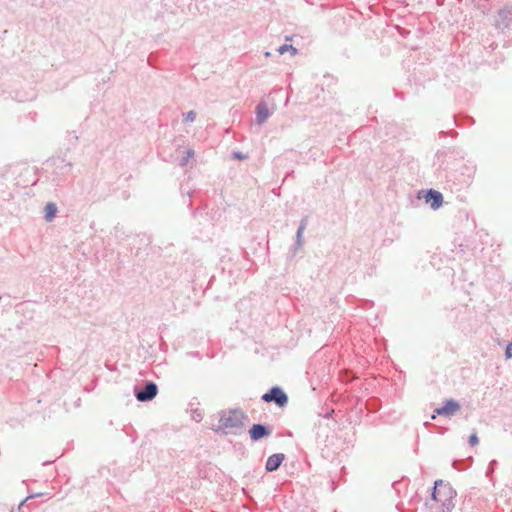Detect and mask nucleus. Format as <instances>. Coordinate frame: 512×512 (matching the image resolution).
Returning <instances> with one entry per match:
<instances>
[{"instance_id": "obj_11", "label": "nucleus", "mask_w": 512, "mask_h": 512, "mask_svg": "<svg viewBox=\"0 0 512 512\" xmlns=\"http://www.w3.org/2000/svg\"><path fill=\"white\" fill-rule=\"evenodd\" d=\"M287 51H290L292 55H296L298 53V50L292 45L283 44L278 48L279 54H284Z\"/></svg>"}, {"instance_id": "obj_19", "label": "nucleus", "mask_w": 512, "mask_h": 512, "mask_svg": "<svg viewBox=\"0 0 512 512\" xmlns=\"http://www.w3.org/2000/svg\"><path fill=\"white\" fill-rule=\"evenodd\" d=\"M507 14H511V10L503 9L499 11V16H507Z\"/></svg>"}, {"instance_id": "obj_17", "label": "nucleus", "mask_w": 512, "mask_h": 512, "mask_svg": "<svg viewBox=\"0 0 512 512\" xmlns=\"http://www.w3.org/2000/svg\"><path fill=\"white\" fill-rule=\"evenodd\" d=\"M303 233H300L299 231L296 232V246L301 247L303 244Z\"/></svg>"}, {"instance_id": "obj_2", "label": "nucleus", "mask_w": 512, "mask_h": 512, "mask_svg": "<svg viewBox=\"0 0 512 512\" xmlns=\"http://www.w3.org/2000/svg\"><path fill=\"white\" fill-rule=\"evenodd\" d=\"M456 491L443 480H436L432 491V499L441 504L443 512H450L455 504Z\"/></svg>"}, {"instance_id": "obj_1", "label": "nucleus", "mask_w": 512, "mask_h": 512, "mask_svg": "<svg viewBox=\"0 0 512 512\" xmlns=\"http://www.w3.org/2000/svg\"><path fill=\"white\" fill-rule=\"evenodd\" d=\"M245 419L246 415L241 410L222 411L217 430L225 434H237L243 428Z\"/></svg>"}, {"instance_id": "obj_10", "label": "nucleus", "mask_w": 512, "mask_h": 512, "mask_svg": "<svg viewBox=\"0 0 512 512\" xmlns=\"http://www.w3.org/2000/svg\"><path fill=\"white\" fill-rule=\"evenodd\" d=\"M57 212V207L54 203L49 202L45 206V220L50 222L55 217V214Z\"/></svg>"}, {"instance_id": "obj_15", "label": "nucleus", "mask_w": 512, "mask_h": 512, "mask_svg": "<svg viewBox=\"0 0 512 512\" xmlns=\"http://www.w3.org/2000/svg\"><path fill=\"white\" fill-rule=\"evenodd\" d=\"M505 356L507 359L512 358V341L509 342L505 349Z\"/></svg>"}, {"instance_id": "obj_3", "label": "nucleus", "mask_w": 512, "mask_h": 512, "mask_svg": "<svg viewBox=\"0 0 512 512\" xmlns=\"http://www.w3.org/2000/svg\"><path fill=\"white\" fill-rule=\"evenodd\" d=\"M262 400L269 403L275 402L279 407H283L288 402V397L280 387H272L269 392L263 394Z\"/></svg>"}, {"instance_id": "obj_20", "label": "nucleus", "mask_w": 512, "mask_h": 512, "mask_svg": "<svg viewBox=\"0 0 512 512\" xmlns=\"http://www.w3.org/2000/svg\"><path fill=\"white\" fill-rule=\"evenodd\" d=\"M29 497H27L24 501L21 502V505H24L25 501L28 499Z\"/></svg>"}, {"instance_id": "obj_16", "label": "nucleus", "mask_w": 512, "mask_h": 512, "mask_svg": "<svg viewBox=\"0 0 512 512\" xmlns=\"http://www.w3.org/2000/svg\"><path fill=\"white\" fill-rule=\"evenodd\" d=\"M479 442V439L477 437V434L476 433H472L471 436L469 437V444L471 446H475L477 445Z\"/></svg>"}, {"instance_id": "obj_14", "label": "nucleus", "mask_w": 512, "mask_h": 512, "mask_svg": "<svg viewBox=\"0 0 512 512\" xmlns=\"http://www.w3.org/2000/svg\"><path fill=\"white\" fill-rule=\"evenodd\" d=\"M307 224H308V218H307V217H304V218L300 221V224H299V227H298L297 231H299L300 233H304V230L306 229Z\"/></svg>"}, {"instance_id": "obj_12", "label": "nucleus", "mask_w": 512, "mask_h": 512, "mask_svg": "<svg viewBox=\"0 0 512 512\" xmlns=\"http://www.w3.org/2000/svg\"><path fill=\"white\" fill-rule=\"evenodd\" d=\"M196 116H197V114L193 110L182 114L183 121H185V122H194L196 119Z\"/></svg>"}, {"instance_id": "obj_8", "label": "nucleus", "mask_w": 512, "mask_h": 512, "mask_svg": "<svg viewBox=\"0 0 512 512\" xmlns=\"http://www.w3.org/2000/svg\"><path fill=\"white\" fill-rule=\"evenodd\" d=\"M285 459V455L282 453H276L268 457L265 468L269 472L277 470Z\"/></svg>"}, {"instance_id": "obj_7", "label": "nucleus", "mask_w": 512, "mask_h": 512, "mask_svg": "<svg viewBox=\"0 0 512 512\" xmlns=\"http://www.w3.org/2000/svg\"><path fill=\"white\" fill-rule=\"evenodd\" d=\"M255 114H256V122L259 125H262L263 123H265L271 115V113L268 109V106L265 102H260L256 106Z\"/></svg>"}, {"instance_id": "obj_13", "label": "nucleus", "mask_w": 512, "mask_h": 512, "mask_svg": "<svg viewBox=\"0 0 512 512\" xmlns=\"http://www.w3.org/2000/svg\"><path fill=\"white\" fill-rule=\"evenodd\" d=\"M193 156H194V151L192 149H187L186 156L181 158L179 164L181 166H186L189 159L192 158Z\"/></svg>"}, {"instance_id": "obj_9", "label": "nucleus", "mask_w": 512, "mask_h": 512, "mask_svg": "<svg viewBox=\"0 0 512 512\" xmlns=\"http://www.w3.org/2000/svg\"><path fill=\"white\" fill-rule=\"evenodd\" d=\"M443 202V196L440 192L429 190L426 195V203H430L432 209H438Z\"/></svg>"}, {"instance_id": "obj_4", "label": "nucleus", "mask_w": 512, "mask_h": 512, "mask_svg": "<svg viewBox=\"0 0 512 512\" xmlns=\"http://www.w3.org/2000/svg\"><path fill=\"white\" fill-rule=\"evenodd\" d=\"M157 393V385L154 382H147L142 390H138L135 392V396L138 401L147 402L155 398Z\"/></svg>"}, {"instance_id": "obj_6", "label": "nucleus", "mask_w": 512, "mask_h": 512, "mask_svg": "<svg viewBox=\"0 0 512 512\" xmlns=\"http://www.w3.org/2000/svg\"><path fill=\"white\" fill-rule=\"evenodd\" d=\"M250 438L253 441H258L271 434V430L262 424H254L249 430Z\"/></svg>"}, {"instance_id": "obj_18", "label": "nucleus", "mask_w": 512, "mask_h": 512, "mask_svg": "<svg viewBox=\"0 0 512 512\" xmlns=\"http://www.w3.org/2000/svg\"><path fill=\"white\" fill-rule=\"evenodd\" d=\"M233 158L234 159H244L245 156L241 152H234L233 153Z\"/></svg>"}, {"instance_id": "obj_5", "label": "nucleus", "mask_w": 512, "mask_h": 512, "mask_svg": "<svg viewBox=\"0 0 512 512\" xmlns=\"http://www.w3.org/2000/svg\"><path fill=\"white\" fill-rule=\"evenodd\" d=\"M460 408V404L456 400L449 399L444 402L443 406L436 408L434 413L445 417H451L457 413Z\"/></svg>"}]
</instances>
